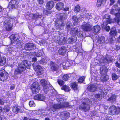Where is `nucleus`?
Here are the masks:
<instances>
[{
  "label": "nucleus",
  "instance_id": "37",
  "mask_svg": "<svg viewBox=\"0 0 120 120\" xmlns=\"http://www.w3.org/2000/svg\"><path fill=\"white\" fill-rule=\"evenodd\" d=\"M72 19L74 22L73 24L74 25H75L78 22L79 18H77L76 16H74L72 17Z\"/></svg>",
  "mask_w": 120,
  "mask_h": 120
},
{
  "label": "nucleus",
  "instance_id": "1",
  "mask_svg": "<svg viewBox=\"0 0 120 120\" xmlns=\"http://www.w3.org/2000/svg\"><path fill=\"white\" fill-rule=\"evenodd\" d=\"M57 100L58 102V104H52L50 105V107H47L45 109L44 113H47L48 112H54L58 109L68 106V104L65 102L64 100L62 98H57Z\"/></svg>",
  "mask_w": 120,
  "mask_h": 120
},
{
  "label": "nucleus",
  "instance_id": "52",
  "mask_svg": "<svg viewBox=\"0 0 120 120\" xmlns=\"http://www.w3.org/2000/svg\"><path fill=\"white\" fill-rule=\"evenodd\" d=\"M108 40L109 42L110 43H111L113 41L112 38L111 36H110V37L109 38H108Z\"/></svg>",
  "mask_w": 120,
  "mask_h": 120
},
{
  "label": "nucleus",
  "instance_id": "28",
  "mask_svg": "<svg viewBox=\"0 0 120 120\" xmlns=\"http://www.w3.org/2000/svg\"><path fill=\"white\" fill-rule=\"evenodd\" d=\"M110 34L111 36H114L117 34V32L115 27H113L111 28L110 32Z\"/></svg>",
  "mask_w": 120,
  "mask_h": 120
},
{
  "label": "nucleus",
  "instance_id": "5",
  "mask_svg": "<svg viewBox=\"0 0 120 120\" xmlns=\"http://www.w3.org/2000/svg\"><path fill=\"white\" fill-rule=\"evenodd\" d=\"M112 60L111 58H102L100 60L96 59L94 61L95 63H97L96 65H105V63H108L112 62Z\"/></svg>",
  "mask_w": 120,
  "mask_h": 120
},
{
  "label": "nucleus",
  "instance_id": "61",
  "mask_svg": "<svg viewBox=\"0 0 120 120\" xmlns=\"http://www.w3.org/2000/svg\"><path fill=\"white\" fill-rule=\"evenodd\" d=\"M69 9V8L65 7V8L64 9V11H68Z\"/></svg>",
  "mask_w": 120,
  "mask_h": 120
},
{
  "label": "nucleus",
  "instance_id": "9",
  "mask_svg": "<svg viewBox=\"0 0 120 120\" xmlns=\"http://www.w3.org/2000/svg\"><path fill=\"white\" fill-rule=\"evenodd\" d=\"M38 48L35 44L32 43H28L25 45V49L26 50H34Z\"/></svg>",
  "mask_w": 120,
  "mask_h": 120
},
{
  "label": "nucleus",
  "instance_id": "42",
  "mask_svg": "<svg viewBox=\"0 0 120 120\" xmlns=\"http://www.w3.org/2000/svg\"><path fill=\"white\" fill-rule=\"evenodd\" d=\"M80 7L79 5H77L75 8V12H79L80 10Z\"/></svg>",
  "mask_w": 120,
  "mask_h": 120
},
{
  "label": "nucleus",
  "instance_id": "16",
  "mask_svg": "<svg viewBox=\"0 0 120 120\" xmlns=\"http://www.w3.org/2000/svg\"><path fill=\"white\" fill-rule=\"evenodd\" d=\"M57 40L58 41V43L60 45H64L66 43H67L66 38L64 37L63 38H61L60 37H58L57 39Z\"/></svg>",
  "mask_w": 120,
  "mask_h": 120
},
{
  "label": "nucleus",
  "instance_id": "51",
  "mask_svg": "<svg viewBox=\"0 0 120 120\" xmlns=\"http://www.w3.org/2000/svg\"><path fill=\"white\" fill-rule=\"evenodd\" d=\"M41 63L42 64H45L47 63V60L44 59H42L41 60Z\"/></svg>",
  "mask_w": 120,
  "mask_h": 120
},
{
  "label": "nucleus",
  "instance_id": "45",
  "mask_svg": "<svg viewBox=\"0 0 120 120\" xmlns=\"http://www.w3.org/2000/svg\"><path fill=\"white\" fill-rule=\"evenodd\" d=\"M85 77L84 76L79 78L78 80V82L80 83H82L84 81Z\"/></svg>",
  "mask_w": 120,
  "mask_h": 120
},
{
  "label": "nucleus",
  "instance_id": "34",
  "mask_svg": "<svg viewBox=\"0 0 120 120\" xmlns=\"http://www.w3.org/2000/svg\"><path fill=\"white\" fill-rule=\"evenodd\" d=\"M78 32V28H77L75 27L71 29V30L70 32V33L75 36L76 35Z\"/></svg>",
  "mask_w": 120,
  "mask_h": 120
},
{
  "label": "nucleus",
  "instance_id": "64",
  "mask_svg": "<svg viewBox=\"0 0 120 120\" xmlns=\"http://www.w3.org/2000/svg\"><path fill=\"white\" fill-rule=\"evenodd\" d=\"M33 17H34V18L35 19H36L38 17V16L36 15L35 14L33 15Z\"/></svg>",
  "mask_w": 120,
  "mask_h": 120
},
{
  "label": "nucleus",
  "instance_id": "50",
  "mask_svg": "<svg viewBox=\"0 0 120 120\" xmlns=\"http://www.w3.org/2000/svg\"><path fill=\"white\" fill-rule=\"evenodd\" d=\"M116 10L113 9H111L110 11V13L111 14L113 15L115 14V15L116 14Z\"/></svg>",
  "mask_w": 120,
  "mask_h": 120
},
{
  "label": "nucleus",
  "instance_id": "32",
  "mask_svg": "<svg viewBox=\"0 0 120 120\" xmlns=\"http://www.w3.org/2000/svg\"><path fill=\"white\" fill-rule=\"evenodd\" d=\"M100 27L99 26H94L92 30L94 33L96 34L100 31Z\"/></svg>",
  "mask_w": 120,
  "mask_h": 120
},
{
  "label": "nucleus",
  "instance_id": "30",
  "mask_svg": "<svg viewBox=\"0 0 120 120\" xmlns=\"http://www.w3.org/2000/svg\"><path fill=\"white\" fill-rule=\"evenodd\" d=\"M117 96L113 95L108 99V101L112 102H114L116 101Z\"/></svg>",
  "mask_w": 120,
  "mask_h": 120
},
{
  "label": "nucleus",
  "instance_id": "46",
  "mask_svg": "<svg viewBox=\"0 0 120 120\" xmlns=\"http://www.w3.org/2000/svg\"><path fill=\"white\" fill-rule=\"evenodd\" d=\"M57 82L59 84L60 86L64 84V82L60 79H58Z\"/></svg>",
  "mask_w": 120,
  "mask_h": 120
},
{
  "label": "nucleus",
  "instance_id": "8",
  "mask_svg": "<svg viewBox=\"0 0 120 120\" xmlns=\"http://www.w3.org/2000/svg\"><path fill=\"white\" fill-rule=\"evenodd\" d=\"M37 63H34L33 64V68L34 70H37V74L41 75L43 73V69L39 65L37 64Z\"/></svg>",
  "mask_w": 120,
  "mask_h": 120
},
{
  "label": "nucleus",
  "instance_id": "55",
  "mask_svg": "<svg viewBox=\"0 0 120 120\" xmlns=\"http://www.w3.org/2000/svg\"><path fill=\"white\" fill-rule=\"evenodd\" d=\"M85 16L88 19L91 18V16H90L89 14H86Z\"/></svg>",
  "mask_w": 120,
  "mask_h": 120
},
{
  "label": "nucleus",
  "instance_id": "12",
  "mask_svg": "<svg viewBox=\"0 0 120 120\" xmlns=\"http://www.w3.org/2000/svg\"><path fill=\"white\" fill-rule=\"evenodd\" d=\"M50 70L52 71H57L59 68V66L56 63L52 61L49 64Z\"/></svg>",
  "mask_w": 120,
  "mask_h": 120
},
{
  "label": "nucleus",
  "instance_id": "60",
  "mask_svg": "<svg viewBox=\"0 0 120 120\" xmlns=\"http://www.w3.org/2000/svg\"><path fill=\"white\" fill-rule=\"evenodd\" d=\"M42 54H39L38 53H37L35 55L37 57H39L40 56H41L42 55Z\"/></svg>",
  "mask_w": 120,
  "mask_h": 120
},
{
  "label": "nucleus",
  "instance_id": "27",
  "mask_svg": "<svg viewBox=\"0 0 120 120\" xmlns=\"http://www.w3.org/2000/svg\"><path fill=\"white\" fill-rule=\"evenodd\" d=\"M108 23L106 22H103V23L102 25V27L103 29H105L106 31H108L110 29V27L109 26H107ZM109 24H110L109 23Z\"/></svg>",
  "mask_w": 120,
  "mask_h": 120
},
{
  "label": "nucleus",
  "instance_id": "48",
  "mask_svg": "<svg viewBox=\"0 0 120 120\" xmlns=\"http://www.w3.org/2000/svg\"><path fill=\"white\" fill-rule=\"evenodd\" d=\"M72 24L70 22H68L66 24V27L68 29L70 28Z\"/></svg>",
  "mask_w": 120,
  "mask_h": 120
},
{
  "label": "nucleus",
  "instance_id": "29",
  "mask_svg": "<svg viewBox=\"0 0 120 120\" xmlns=\"http://www.w3.org/2000/svg\"><path fill=\"white\" fill-rule=\"evenodd\" d=\"M109 79V76L106 74L102 75L100 77L101 80L102 82H105Z\"/></svg>",
  "mask_w": 120,
  "mask_h": 120
},
{
  "label": "nucleus",
  "instance_id": "63",
  "mask_svg": "<svg viewBox=\"0 0 120 120\" xmlns=\"http://www.w3.org/2000/svg\"><path fill=\"white\" fill-rule=\"evenodd\" d=\"M4 103L3 101L1 99H0V104L1 105H3Z\"/></svg>",
  "mask_w": 120,
  "mask_h": 120
},
{
  "label": "nucleus",
  "instance_id": "54",
  "mask_svg": "<svg viewBox=\"0 0 120 120\" xmlns=\"http://www.w3.org/2000/svg\"><path fill=\"white\" fill-rule=\"evenodd\" d=\"M37 1L39 4H42L44 3L43 0H37Z\"/></svg>",
  "mask_w": 120,
  "mask_h": 120
},
{
  "label": "nucleus",
  "instance_id": "44",
  "mask_svg": "<svg viewBox=\"0 0 120 120\" xmlns=\"http://www.w3.org/2000/svg\"><path fill=\"white\" fill-rule=\"evenodd\" d=\"M102 97V95L101 94H96L95 96V98L97 99H99V100L101 99Z\"/></svg>",
  "mask_w": 120,
  "mask_h": 120
},
{
  "label": "nucleus",
  "instance_id": "14",
  "mask_svg": "<svg viewBox=\"0 0 120 120\" xmlns=\"http://www.w3.org/2000/svg\"><path fill=\"white\" fill-rule=\"evenodd\" d=\"M92 26L91 25L88 23H84L81 26L83 30L86 31H90L91 29Z\"/></svg>",
  "mask_w": 120,
  "mask_h": 120
},
{
  "label": "nucleus",
  "instance_id": "17",
  "mask_svg": "<svg viewBox=\"0 0 120 120\" xmlns=\"http://www.w3.org/2000/svg\"><path fill=\"white\" fill-rule=\"evenodd\" d=\"M69 113L68 112L65 111L61 112L60 116V117L62 120L66 119L69 117Z\"/></svg>",
  "mask_w": 120,
  "mask_h": 120
},
{
  "label": "nucleus",
  "instance_id": "35",
  "mask_svg": "<svg viewBox=\"0 0 120 120\" xmlns=\"http://www.w3.org/2000/svg\"><path fill=\"white\" fill-rule=\"evenodd\" d=\"M106 0H98L97 6L99 7L102 4H105L106 2Z\"/></svg>",
  "mask_w": 120,
  "mask_h": 120
},
{
  "label": "nucleus",
  "instance_id": "43",
  "mask_svg": "<svg viewBox=\"0 0 120 120\" xmlns=\"http://www.w3.org/2000/svg\"><path fill=\"white\" fill-rule=\"evenodd\" d=\"M112 79L113 80H116L118 79V76L115 73H113L112 75Z\"/></svg>",
  "mask_w": 120,
  "mask_h": 120
},
{
  "label": "nucleus",
  "instance_id": "7",
  "mask_svg": "<svg viewBox=\"0 0 120 120\" xmlns=\"http://www.w3.org/2000/svg\"><path fill=\"white\" fill-rule=\"evenodd\" d=\"M120 112V108H116L114 106L110 107L109 110V113L110 115H114L115 114H118Z\"/></svg>",
  "mask_w": 120,
  "mask_h": 120
},
{
  "label": "nucleus",
  "instance_id": "33",
  "mask_svg": "<svg viewBox=\"0 0 120 120\" xmlns=\"http://www.w3.org/2000/svg\"><path fill=\"white\" fill-rule=\"evenodd\" d=\"M6 59L5 56H1L0 58V65H4L6 63Z\"/></svg>",
  "mask_w": 120,
  "mask_h": 120
},
{
  "label": "nucleus",
  "instance_id": "2",
  "mask_svg": "<svg viewBox=\"0 0 120 120\" xmlns=\"http://www.w3.org/2000/svg\"><path fill=\"white\" fill-rule=\"evenodd\" d=\"M29 62L25 60L18 65V68L15 70L14 74L17 75L20 74L24 71L26 68H28L30 66Z\"/></svg>",
  "mask_w": 120,
  "mask_h": 120
},
{
  "label": "nucleus",
  "instance_id": "25",
  "mask_svg": "<svg viewBox=\"0 0 120 120\" xmlns=\"http://www.w3.org/2000/svg\"><path fill=\"white\" fill-rule=\"evenodd\" d=\"M118 12V13H116L115 15L116 17L114 19L115 21L118 24L120 22V9L119 10Z\"/></svg>",
  "mask_w": 120,
  "mask_h": 120
},
{
  "label": "nucleus",
  "instance_id": "11",
  "mask_svg": "<svg viewBox=\"0 0 120 120\" xmlns=\"http://www.w3.org/2000/svg\"><path fill=\"white\" fill-rule=\"evenodd\" d=\"M40 82L43 87V88L44 92L47 93L49 90V85L47 84V82L45 79L41 80Z\"/></svg>",
  "mask_w": 120,
  "mask_h": 120
},
{
  "label": "nucleus",
  "instance_id": "3",
  "mask_svg": "<svg viewBox=\"0 0 120 120\" xmlns=\"http://www.w3.org/2000/svg\"><path fill=\"white\" fill-rule=\"evenodd\" d=\"M85 100L86 101V102H83L80 105L79 109L81 110L86 112L89 110L90 108V107L88 103H90L92 104L94 103L95 101L94 99L92 98L89 99L87 98H86Z\"/></svg>",
  "mask_w": 120,
  "mask_h": 120
},
{
  "label": "nucleus",
  "instance_id": "4",
  "mask_svg": "<svg viewBox=\"0 0 120 120\" xmlns=\"http://www.w3.org/2000/svg\"><path fill=\"white\" fill-rule=\"evenodd\" d=\"M57 20V23L56 26L57 29L58 28L61 29L62 27L64 26V24L62 22L63 20H65L67 18V15L65 13H60L58 15Z\"/></svg>",
  "mask_w": 120,
  "mask_h": 120
},
{
  "label": "nucleus",
  "instance_id": "15",
  "mask_svg": "<svg viewBox=\"0 0 120 120\" xmlns=\"http://www.w3.org/2000/svg\"><path fill=\"white\" fill-rule=\"evenodd\" d=\"M3 25L4 26L6 30L10 31L11 30L12 26L9 21H5L4 22Z\"/></svg>",
  "mask_w": 120,
  "mask_h": 120
},
{
  "label": "nucleus",
  "instance_id": "58",
  "mask_svg": "<svg viewBox=\"0 0 120 120\" xmlns=\"http://www.w3.org/2000/svg\"><path fill=\"white\" fill-rule=\"evenodd\" d=\"M110 1L111 2L110 4V5H112L114 2V0H110Z\"/></svg>",
  "mask_w": 120,
  "mask_h": 120
},
{
  "label": "nucleus",
  "instance_id": "24",
  "mask_svg": "<svg viewBox=\"0 0 120 120\" xmlns=\"http://www.w3.org/2000/svg\"><path fill=\"white\" fill-rule=\"evenodd\" d=\"M77 38L74 35L70 37L68 40V42L69 43H71L73 42H75L77 41Z\"/></svg>",
  "mask_w": 120,
  "mask_h": 120
},
{
  "label": "nucleus",
  "instance_id": "56",
  "mask_svg": "<svg viewBox=\"0 0 120 120\" xmlns=\"http://www.w3.org/2000/svg\"><path fill=\"white\" fill-rule=\"evenodd\" d=\"M116 65L117 67L120 68V64L118 62L116 63Z\"/></svg>",
  "mask_w": 120,
  "mask_h": 120
},
{
  "label": "nucleus",
  "instance_id": "20",
  "mask_svg": "<svg viewBox=\"0 0 120 120\" xmlns=\"http://www.w3.org/2000/svg\"><path fill=\"white\" fill-rule=\"evenodd\" d=\"M54 6V3L52 1L48 2L46 4V8L49 10L52 9Z\"/></svg>",
  "mask_w": 120,
  "mask_h": 120
},
{
  "label": "nucleus",
  "instance_id": "22",
  "mask_svg": "<svg viewBox=\"0 0 120 120\" xmlns=\"http://www.w3.org/2000/svg\"><path fill=\"white\" fill-rule=\"evenodd\" d=\"M34 98V99L40 101H43L45 99V97L42 94L37 95L35 96Z\"/></svg>",
  "mask_w": 120,
  "mask_h": 120
},
{
  "label": "nucleus",
  "instance_id": "31",
  "mask_svg": "<svg viewBox=\"0 0 120 120\" xmlns=\"http://www.w3.org/2000/svg\"><path fill=\"white\" fill-rule=\"evenodd\" d=\"M64 4L63 3L60 2L57 4L56 5V8L58 10L62 9L64 8Z\"/></svg>",
  "mask_w": 120,
  "mask_h": 120
},
{
  "label": "nucleus",
  "instance_id": "21",
  "mask_svg": "<svg viewBox=\"0 0 120 120\" xmlns=\"http://www.w3.org/2000/svg\"><path fill=\"white\" fill-rule=\"evenodd\" d=\"M97 86L95 85H90L87 87L88 90L92 92H94L97 88Z\"/></svg>",
  "mask_w": 120,
  "mask_h": 120
},
{
  "label": "nucleus",
  "instance_id": "18",
  "mask_svg": "<svg viewBox=\"0 0 120 120\" xmlns=\"http://www.w3.org/2000/svg\"><path fill=\"white\" fill-rule=\"evenodd\" d=\"M18 4V2L16 0H12L9 3V6L12 8H15Z\"/></svg>",
  "mask_w": 120,
  "mask_h": 120
},
{
  "label": "nucleus",
  "instance_id": "26",
  "mask_svg": "<svg viewBox=\"0 0 120 120\" xmlns=\"http://www.w3.org/2000/svg\"><path fill=\"white\" fill-rule=\"evenodd\" d=\"M66 51L65 47L63 46L59 49L58 51L59 54L61 55H64L66 53Z\"/></svg>",
  "mask_w": 120,
  "mask_h": 120
},
{
  "label": "nucleus",
  "instance_id": "53",
  "mask_svg": "<svg viewBox=\"0 0 120 120\" xmlns=\"http://www.w3.org/2000/svg\"><path fill=\"white\" fill-rule=\"evenodd\" d=\"M82 33V32H80L78 31L76 35H77L79 37L82 36L83 35Z\"/></svg>",
  "mask_w": 120,
  "mask_h": 120
},
{
  "label": "nucleus",
  "instance_id": "19",
  "mask_svg": "<svg viewBox=\"0 0 120 120\" xmlns=\"http://www.w3.org/2000/svg\"><path fill=\"white\" fill-rule=\"evenodd\" d=\"M102 66L100 67V74L102 75L106 74L108 71L107 68L104 66V65H102Z\"/></svg>",
  "mask_w": 120,
  "mask_h": 120
},
{
  "label": "nucleus",
  "instance_id": "40",
  "mask_svg": "<svg viewBox=\"0 0 120 120\" xmlns=\"http://www.w3.org/2000/svg\"><path fill=\"white\" fill-rule=\"evenodd\" d=\"M62 89L64 90L66 92H68L70 90V87L66 85H64L62 86Z\"/></svg>",
  "mask_w": 120,
  "mask_h": 120
},
{
  "label": "nucleus",
  "instance_id": "49",
  "mask_svg": "<svg viewBox=\"0 0 120 120\" xmlns=\"http://www.w3.org/2000/svg\"><path fill=\"white\" fill-rule=\"evenodd\" d=\"M17 43H16V45L19 46L20 48L22 47V45L21 44L20 41H19H19H16Z\"/></svg>",
  "mask_w": 120,
  "mask_h": 120
},
{
  "label": "nucleus",
  "instance_id": "47",
  "mask_svg": "<svg viewBox=\"0 0 120 120\" xmlns=\"http://www.w3.org/2000/svg\"><path fill=\"white\" fill-rule=\"evenodd\" d=\"M29 105L30 107L34 106H35V104L33 101H30L29 103Z\"/></svg>",
  "mask_w": 120,
  "mask_h": 120
},
{
  "label": "nucleus",
  "instance_id": "39",
  "mask_svg": "<svg viewBox=\"0 0 120 120\" xmlns=\"http://www.w3.org/2000/svg\"><path fill=\"white\" fill-rule=\"evenodd\" d=\"M105 38L104 37L102 36L99 38L98 40V41L99 43H102L105 42Z\"/></svg>",
  "mask_w": 120,
  "mask_h": 120
},
{
  "label": "nucleus",
  "instance_id": "6",
  "mask_svg": "<svg viewBox=\"0 0 120 120\" xmlns=\"http://www.w3.org/2000/svg\"><path fill=\"white\" fill-rule=\"evenodd\" d=\"M31 88L32 93L35 94L39 92L40 88V86L37 82H34L32 85Z\"/></svg>",
  "mask_w": 120,
  "mask_h": 120
},
{
  "label": "nucleus",
  "instance_id": "38",
  "mask_svg": "<svg viewBox=\"0 0 120 120\" xmlns=\"http://www.w3.org/2000/svg\"><path fill=\"white\" fill-rule=\"evenodd\" d=\"M71 87L73 88V89L75 91H76L77 90V85L75 82L72 83L71 84Z\"/></svg>",
  "mask_w": 120,
  "mask_h": 120
},
{
  "label": "nucleus",
  "instance_id": "13",
  "mask_svg": "<svg viewBox=\"0 0 120 120\" xmlns=\"http://www.w3.org/2000/svg\"><path fill=\"white\" fill-rule=\"evenodd\" d=\"M20 38L19 35L18 34H12L11 35L9 38L11 40V42L12 43H14L16 41H19Z\"/></svg>",
  "mask_w": 120,
  "mask_h": 120
},
{
  "label": "nucleus",
  "instance_id": "10",
  "mask_svg": "<svg viewBox=\"0 0 120 120\" xmlns=\"http://www.w3.org/2000/svg\"><path fill=\"white\" fill-rule=\"evenodd\" d=\"M8 74L6 72L4 69L0 71V80L2 81H4L8 78Z\"/></svg>",
  "mask_w": 120,
  "mask_h": 120
},
{
  "label": "nucleus",
  "instance_id": "62",
  "mask_svg": "<svg viewBox=\"0 0 120 120\" xmlns=\"http://www.w3.org/2000/svg\"><path fill=\"white\" fill-rule=\"evenodd\" d=\"M104 120H112L111 118L109 117L106 118Z\"/></svg>",
  "mask_w": 120,
  "mask_h": 120
},
{
  "label": "nucleus",
  "instance_id": "59",
  "mask_svg": "<svg viewBox=\"0 0 120 120\" xmlns=\"http://www.w3.org/2000/svg\"><path fill=\"white\" fill-rule=\"evenodd\" d=\"M37 60V58L35 57H34L33 58H32V61H36Z\"/></svg>",
  "mask_w": 120,
  "mask_h": 120
},
{
  "label": "nucleus",
  "instance_id": "36",
  "mask_svg": "<svg viewBox=\"0 0 120 120\" xmlns=\"http://www.w3.org/2000/svg\"><path fill=\"white\" fill-rule=\"evenodd\" d=\"M12 110L14 113L16 114L18 113H20L22 111V110L18 107L13 108Z\"/></svg>",
  "mask_w": 120,
  "mask_h": 120
},
{
  "label": "nucleus",
  "instance_id": "41",
  "mask_svg": "<svg viewBox=\"0 0 120 120\" xmlns=\"http://www.w3.org/2000/svg\"><path fill=\"white\" fill-rule=\"evenodd\" d=\"M69 76L68 74H65L62 77V79L63 80L65 81L67 80L69 78Z\"/></svg>",
  "mask_w": 120,
  "mask_h": 120
},
{
  "label": "nucleus",
  "instance_id": "57",
  "mask_svg": "<svg viewBox=\"0 0 120 120\" xmlns=\"http://www.w3.org/2000/svg\"><path fill=\"white\" fill-rule=\"evenodd\" d=\"M3 109L5 112H8L10 111V109L8 108H4Z\"/></svg>",
  "mask_w": 120,
  "mask_h": 120
},
{
  "label": "nucleus",
  "instance_id": "23",
  "mask_svg": "<svg viewBox=\"0 0 120 120\" xmlns=\"http://www.w3.org/2000/svg\"><path fill=\"white\" fill-rule=\"evenodd\" d=\"M103 18L104 19H107L106 22H106L110 23L112 22L114 23L115 22V21H112V19L110 18V16L108 15H105L103 17ZM114 21H115L114 20Z\"/></svg>",
  "mask_w": 120,
  "mask_h": 120
}]
</instances>
